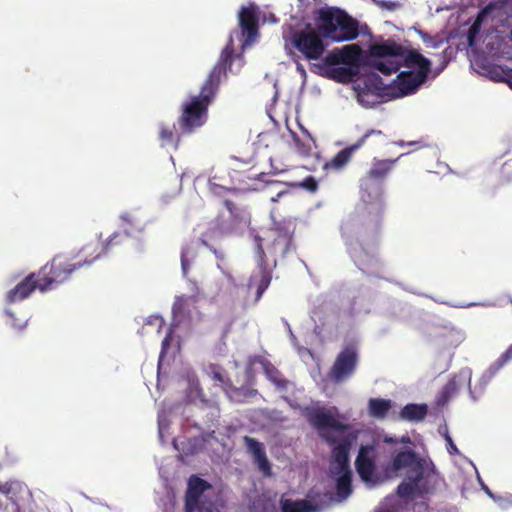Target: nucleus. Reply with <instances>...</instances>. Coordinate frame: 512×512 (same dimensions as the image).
Wrapping results in <instances>:
<instances>
[{"mask_svg":"<svg viewBox=\"0 0 512 512\" xmlns=\"http://www.w3.org/2000/svg\"><path fill=\"white\" fill-rule=\"evenodd\" d=\"M234 55L232 39L222 50L217 63L201 86L200 93L192 96L181 105L178 118L180 134L191 135L201 128L208 119V108L213 102L221 80L226 77L227 68L231 66Z\"/></svg>","mask_w":512,"mask_h":512,"instance_id":"1","label":"nucleus"},{"mask_svg":"<svg viewBox=\"0 0 512 512\" xmlns=\"http://www.w3.org/2000/svg\"><path fill=\"white\" fill-rule=\"evenodd\" d=\"M396 161L397 159H374L370 169L360 179V198L367 210L363 228L367 234L376 235L382 228L385 211L382 184Z\"/></svg>","mask_w":512,"mask_h":512,"instance_id":"2","label":"nucleus"},{"mask_svg":"<svg viewBox=\"0 0 512 512\" xmlns=\"http://www.w3.org/2000/svg\"><path fill=\"white\" fill-rule=\"evenodd\" d=\"M308 422L318 431L319 436L329 445L333 446L332 457L337 464V470H348L349 451L352 445V438L346 436L338 441L330 432H345L349 429L347 424L339 421L332 410L324 407H313L306 410Z\"/></svg>","mask_w":512,"mask_h":512,"instance_id":"3","label":"nucleus"},{"mask_svg":"<svg viewBox=\"0 0 512 512\" xmlns=\"http://www.w3.org/2000/svg\"><path fill=\"white\" fill-rule=\"evenodd\" d=\"M403 66L409 71L400 72L391 86L395 97H402L414 93L428 77L431 70V61L417 50L408 51Z\"/></svg>","mask_w":512,"mask_h":512,"instance_id":"4","label":"nucleus"},{"mask_svg":"<svg viewBox=\"0 0 512 512\" xmlns=\"http://www.w3.org/2000/svg\"><path fill=\"white\" fill-rule=\"evenodd\" d=\"M317 30L324 37L336 42L354 40L359 35L357 21L338 8L319 11Z\"/></svg>","mask_w":512,"mask_h":512,"instance_id":"5","label":"nucleus"},{"mask_svg":"<svg viewBox=\"0 0 512 512\" xmlns=\"http://www.w3.org/2000/svg\"><path fill=\"white\" fill-rule=\"evenodd\" d=\"M223 229L220 227L219 221L211 222L207 230L199 237H193L183 248L181 256H189L192 254H222L221 240L223 237Z\"/></svg>","mask_w":512,"mask_h":512,"instance_id":"6","label":"nucleus"},{"mask_svg":"<svg viewBox=\"0 0 512 512\" xmlns=\"http://www.w3.org/2000/svg\"><path fill=\"white\" fill-rule=\"evenodd\" d=\"M359 362V352L356 344L345 345L337 354L333 365L328 371V378L336 383H342L355 373Z\"/></svg>","mask_w":512,"mask_h":512,"instance_id":"7","label":"nucleus"},{"mask_svg":"<svg viewBox=\"0 0 512 512\" xmlns=\"http://www.w3.org/2000/svg\"><path fill=\"white\" fill-rule=\"evenodd\" d=\"M58 260V258H52L50 262L36 272L41 282V293L52 290L67 281L77 268L76 265Z\"/></svg>","mask_w":512,"mask_h":512,"instance_id":"8","label":"nucleus"},{"mask_svg":"<svg viewBox=\"0 0 512 512\" xmlns=\"http://www.w3.org/2000/svg\"><path fill=\"white\" fill-rule=\"evenodd\" d=\"M425 460L411 448L393 451V458L388 467L394 473L408 470L409 475H415L416 481H421L424 473Z\"/></svg>","mask_w":512,"mask_h":512,"instance_id":"9","label":"nucleus"},{"mask_svg":"<svg viewBox=\"0 0 512 512\" xmlns=\"http://www.w3.org/2000/svg\"><path fill=\"white\" fill-rule=\"evenodd\" d=\"M291 43L308 60L321 58L325 50V45L320 35L313 30L294 32L291 36Z\"/></svg>","mask_w":512,"mask_h":512,"instance_id":"10","label":"nucleus"},{"mask_svg":"<svg viewBox=\"0 0 512 512\" xmlns=\"http://www.w3.org/2000/svg\"><path fill=\"white\" fill-rule=\"evenodd\" d=\"M381 130L370 129L362 137H360L354 144L340 150L330 161L326 162L324 168L326 170L339 171L343 169L351 160L353 153L359 148L365 146L369 139L372 137H382Z\"/></svg>","mask_w":512,"mask_h":512,"instance_id":"11","label":"nucleus"},{"mask_svg":"<svg viewBox=\"0 0 512 512\" xmlns=\"http://www.w3.org/2000/svg\"><path fill=\"white\" fill-rule=\"evenodd\" d=\"M359 477L364 482H371L376 471V449L373 445H362L355 460Z\"/></svg>","mask_w":512,"mask_h":512,"instance_id":"12","label":"nucleus"},{"mask_svg":"<svg viewBox=\"0 0 512 512\" xmlns=\"http://www.w3.org/2000/svg\"><path fill=\"white\" fill-rule=\"evenodd\" d=\"M36 290L41 292V282L39 281L37 273L31 272L6 293V302L12 304L23 301L30 297Z\"/></svg>","mask_w":512,"mask_h":512,"instance_id":"13","label":"nucleus"},{"mask_svg":"<svg viewBox=\"0 0 512 512\" xmlns=\"http://www.w3.org/2000/svg\"><path fill=\"white\" fill-rule=\"evenodd\" d=\"M369 51L374 58L397 59L400 57L404 64L405 56L409 50L394 40H386L371 45Z\"/></svg>","mask_w":512,"mask_h":512,"instance_id":"14","label":"nucleus"},{"mask_svg":"<svg viewBox=\"0 0 512 512\" xmlns=\"http://www.w3.org/2000/svg\"><path fill=\"white\" fill-rule=\"evenodd\" d=\"M239 25L242 35L246 38L245 42L254 41L258 35V16L254 7H242L239 13Z\"/></svg>","mask_w":512,"mask_h":512,"instance_id":"15","label":"nucleus"},{"mask_svg":"<svg viewBox=\"0 0 512 512\" xmlns=\"http://www.w3.org/2000/svg\"><path fill=\"white\" fill-rule=\"evenodd\" d=\"M244 442L246 445V448L250 454H252L254 462L257 464L259 470L265 475L270 476L272 474L271 472V465L269 463V460L266 456V452L264 449V446L261 442L258 440L245 436Z\"/></svg>","mask_w":512,"mask_h":512,"instance_id":"16","label":"nucleus"},{"mask_svg":"<svg viewBox=\"0 0 512 512\" xmlns=\"http://www.w3.org/2000/svg\"><path fill=\"white\" fill-rule=\"evenodd\" d=\"M428 413L426 404L410 403L405 405L400 411V418L409 422H421Z\"/></svg>","mask_w":512,"mask_h":512,"instance_id":"17","label":"nucleus"},{"mask_svg":"<svg viewBox=\"0 0 512 512\" xmlns=\"http://www.w3.org/2000/svg\"><path fill=\"white\" fill-rule=\"evenodd\" d=\"M271 282V276L267 272H260L257 275H253L250 277L249 282L247 284L248 291L255 288V298L254 303H257L265 290L268 288Z\"/></svg>","mask_w":512,"mask_h":512,"instance_id":"18","label":"nucleus"},{"mask_svg":"<svg viewBox=\"0 0 512 512\" xmlns=\"http://www.w3.org/2000/svg\"><path fill=\"white\" fill-rule=\"evenodd\" d=\"M336 493L339 499L344 500L352 493V472L348 470H337Z\"/></svg>","mask_w":512,"mask_h":512,"instance_id":"19","label":"nucleus"},{"mask_svg":"<svg viewBox=\"0 0 512 512\" xmlns=\"http://www.w3.org/2000/svg\"><path fill=\"white\" fill-rule=\"evenodd\" d=\"M342 64L358 68L362 63V50L357 44L344 46L341 50Z\"/></svg>","mask_w":512,"mask_h":512,"instance_id":"20","label":"nucleus"},{"mask_svg":"<svg viewBox=\"0 0 512 512\" xmlns=\"http://www.w3.org/2000/svg\"><path fill=\"white\" fill-rule=\"evenodd\" d=\"M401 65H403V61L401 62L398 59L376 58L371 62V67L384 75L396 73L400 69Z\"/></svg>","mask_w":512,"mask_h":512,"instance_id":"21","label":"nucleus"},{"mask_svg":"<svg viewBox=\"0 0 512 512\" xmlns=\"http://www.w3.org/2000/svg\"><path fill=\"white\" fill-rule=\"evenodd\" d=\"M200 406L202 411L208 410L207 417L209 421H214L219 418L220 409L218 402L215 399H206L201 389L197 390Z\"/></svg>","mask_w":512,"mask_h":512,"instance_id":"22","label":"nucleus"},{"mask_svg":"<svg viewBox=\"0 0 512 512\" xmlns=\"http://www.w3.org/2000/svg\"><path fill=\"white\" fill-rule=\"evenodd\" d=\"M368 407L371 416L383 418L391 408V401L381 398H371Z\"/></svg>","mask_w":512,"mask_h":512,"instance_id":"23","label":"nucleus"},{"mask_svg":"<svg viewBox=\"0 0 512 512\" xmlns=\"http://www.w3.org/2000/svg\"><path fill=\"white\" fill-rule=\"evenodd\" d=\"M282 512H313V505L308 500H284L281 502Z\"/></svg>","mask_w":512,"mask_h":512,"instance_id":"24","label":"nucleus"},{"mask_svg":"<svg viewBox=\"0 0 512 512\" xmlns=\"http://www.w3.org/2000/svg\"><path fill=\"white\" fill-rule=\"evenodd\" d=\"M489 13V6L481 9L474 20L473 24L470 26L468 33H467V40L468 45L473 46L476 42V37L479 34L481 30V26L485 18L487 17Z\"/></svg>","mask_w":512,"mask_h":512,"instance_id":"25","label":"nucleus"},{"mask_svg":"<svg viewBox=\"0 0 512 512\" xmlns=\"http://www.w3.org/2000/svg\"><path fill=\"white\" fill-rule=\"evenodd\" d=\"M183 136L180 134V131L178 133L175 132V126H166L161 125L159 130V139L161 141L162 146H169V145H175L177 146L180 137Z\"/></svg>","mask_w":512,"mask_h":512,"instance_id":"26","label":"nucleus"},{"mask_svg":"<svg viewBox=\"0 0 512 512\" xmlns=\"http://www.w3.org/2000/svg\"><path fill=\"white\" fill-rule=\"evenodd\" d=\"M128 233L115 232L103 243V253L114 252V249L120 247L127 240Z\"/></svg>","mask_w":512,"mask_h":512,"instance_id":"27","label":"nucleus"},{"mask_svg":"<svg viewBox=\"0 0 512 512\" xmlns=\"http://www.w3.org/2000/svg\"><path fill=\"white\" fill-rule=\"evenodd\" d=\"M512 360V344L488 368L489 378L493 377L504 365Z\"/></svg>","mask_w":512,"mask_h":512,"instance_id":"28","label":"nucleus"},{"mask_svg":"<svg viewBox=\"0 0 512 512\" xmlns=\"http://www.w3.org/2000/svg\"><path fill=\"white\" fill-rule=\"evenodd\" d=\"M210 485L199 477H193L189 480L188 489L186 494L192 496V498H200L202 493L208 489Z\"/></svg>","mask_w":512,"mask_h":512,"instance_id":"29","label":"nucleus"},{"mask_svg":"<svg viewBox=\"0 0 512 512\" xmlns=\"http://www.w3.org/2000/svg\"><path fill=\"white\" fill-rule=\"evenodd\" d=\"M408 479L409 482H402L397 487V493L400 497H410L414 493L418 483L420 482L415 480V475H408Z\"/></svg>","mask_w":512,"mask_h":512,"instance_id":"30","label":"nucleus"},{"mask_svg":"<svg viewBox=\"0 0 512 512\" xmlns=\"http://www.w3.org/2000/svg\"><path fill=\"white\" fill-rule=\"evenodd\" d=\"M355 73L349 67H336L331 70V78L337 81H351Z\"/></svg>","mask_w":512,"mask_h":512,"instance_id":"31","label":"nucleus"},{"mask_svg":"<svg viewBox=\"0 0 512 512\" xmlns=\"http://www.w3.org/2000/svg\"><path fill=\"white\" fill-rule=\"evenodd\" d=\"M264 370L267 377L275 383L279 387L285 386V380L282 379V375L277 368H275L272 364L267 363L264 365Z\"/></svg>","mask_w":512,"mask_h":512,"instance_id":"32","label":"nucleus"},{"mask_svg":"<svg viewBox=\"0 0 512 512\" xmlns=\"http://www.w3.org/2000/svg\"><path fill=\"white\" fill-rule=\"evenodd\" d=\"M188 298L185 295L177 296L173 306L172 313L174 317L182 316L186 310Z\"/></svg>","mask_w":512,"mask_h":512,"instance_id":"33","label":"nucleus"},{"mask_svg":"<svg viewBox=\"0 0 512 512\" xmlns=\"http://www.w3.org/2000/svg\"><path fill=\"white\" fill-rule=\"evenodd\" d=\"M323 63L326 66H337L342 64L341 51L329 52L324 58Z\"/></svg>","mask_w":512,"mask_h":512,"instance_id":"34","label":"nucleus"},{"mask_svg":"<svg viewBox=\"0 0 512 512\" xmlns=\"http://www.w3.org/2000/svg\"><path fill=\"white\" fill-rule=\"evenodd\" d=\"M223 203L234 221L243 220L240 209L236 207L233 201L226 199Z\"/></svg>","mask_w":512,"mask_h":512,"instance_id":"35","label":"nucleus"},{"mask_svg":"<svg viewBox=\"0 0 512 512\" xmlns=\"http://www.w3.org/2000/svg\"><path fill=\"white\" fill-rule=\"evenodd\" d=\"M251 243L255 248V253L259 256H263L265 254L263 249V238L258 234H254V232H250Z\"/></svg>","mask_w":512,"mask_h":512,"instance_id":"36","label":"nucleus"},{"mask_svg":"<svg viewBox=\"0 0 512 512\" xmlns=\"http://www.w3.org/2000/svg\"><path fill=\"white\" fill-rule=\"evenodd\" d=\"M198 503H199L198 498H192L191 495L186 494L185 495V505H184L185 512H194L198 508Z\"/></svg>","mask_w":512,"mask_h":512,"instance_id":"37","label":"nucleus"},{"mask_svg":"<svg viewBox=\"0 0 512 512\" xmlns=\"http://www.w3.org/2000/svg\"><path fill=\"white\" fill-rule=\"evenodd\" d=\"M300 186L310 192H315L318 188V182L313 176H308L301 182Z\"/></svg>","mask_w":512,"mask_h":512,"instance_id":"38","label":"nucleus"},{"mask_svg":"<svg viewBox=\"0 0 512 512\" xmlns=\"http://www.w3.org/2000/svg\"><path fill=\"white\" fill-rule=\"evenodd\" d=\"M422 39L426 46L431 48H438L443 44V39L434 38L428 34H424Z\"/></svg>","mask_w":512,"mask_h":512,"instance_id":"39","label":"nucleus"},{"mask_svg":"<svg viewBox=\"0 0 512 512\" xmlns=\"http://www.w3.org/2000/svg\"><path fill=\"white\" fill-rule=\"evenodd\" d=\"M293 140H294V143H295V146L297 148V150L303 154V155H308L309 154V151H310V147L305 145L301 140L300 138L297 136V134L293 133Z\"/></svg>","mask_w":512,"mask_h":512,"instance_id":"40","label":"nucleus"},{"mask_svg":"<svg viewBox=\"0 0 512 512\" xmlns=\"http://www.w3.org/2000/svg\"><path fill=\"white\" fill-rule=\"evenodd\" d=\"M384 442L387 444H397V443L412 444L411 438L408 435H403L400 439L386 436L384 438Z\"/></svg>","mask_w":512,"mask_h":512,"instance_id":"41","label":"nucleus"},{"mask_svg":"<svg viewBox=\"0 0 512 512\" xmlns=\"http://www.w3.org/2000/svg\"><path fill=\"white\" fill-rule=\"evenodd\" d=\"M210 376L213 380L219 383H224V376L217 367H211Z\"/></svg>","mask_w":512,"mask_h":512,"instance_id":"42","label":"nucleus"},{"mask_svg":"<svg viewBox=\"0 0 512 512\" xmlns=\"http://www.w3.org/2000/svg\"><path fill=\"white\" fill-rule=\"evenodd\" d=\"M14 485V483H5L4 485L0 486V492L5 494L8 498L13 499V497L10 496V494L14 489Z\"/></svg>","mask_w":512,"mask_h":512,"instance_id":"43","label":"nucleus"},{"mask_svg":"<svg viewBox=\"0 0 512 512\" xmlns=\"http://www.w3.org/2000/svg\"><path fill=\"white\" fill-rule=\"evenodd\" d=\"M170 341H171V335L168 334V335L165 336V338L162 341L160 358H162L166 354L167 349L170 346Z\"/></svg>","mask_w":512,"mask_h":512,"instance_id":"44","label":"nucleus"},{"mask_svg":"<svg viewBox=\"0 0 512 512\" xmlns=\"http://www.w3.org/2000/svg\"><path fill=\"white\" fill-rule=\"evenodd\" d=\"M504 76L501 78L502 81L506 82L508 86L512 89V69L502 70Z\"/></svg>","mask_w":512,"mask_h":512,"instance_id":"45","label":"nucleus"},{"mask_svg":"<svg viewBox=\"0 0 512 512\" xmlns=\"http://www.w3.org/2000/svg\"><path fill=\"white\" fill-rule=\"evenodd\" d=\"M446 440L448 442V452L450 454H457L459 453L457 446L452 441L451 437L449 435H446Z\"/></svg>","mask_w":512,"mask_h":512,"instance_id":"46","label":"nucleus"},{"mask_svg":"<svg viewBox=\"0 0 512 512\" xmlns=\"http://www.w3.org/2000/svg\"><path fill=\"white\" fill-rule=\"evenodd\" d=\"M379 6L386 8L387 10H394L396 7L399 6L397 2H391V1H381L378 3Z\"/></svg>","mask_w":512,"mask_h":512,"instance_id":"47","label":"nucleus"},{"mask_svg":"<svg viewBox=\"0 0 512 512\" xmlns=\"http://www.w3.org/2000/svg\"><path fill=\"white\" fill-rule=\"evenodd\" d=\"M181 266L183 274L186 275L189 267V259L188 258H181Z\"/></svg>","mask_w":512,"mask_h":512,"instance_id":"48","label":"nucleus"},{"mask_svg":"<svg viewBox=\"0 0 512 512\" xmlns=\"http://www.w3.org/2000/svg\"><path fill=\"white\" fill-rule=\"evenodd\" d=\"M456 384L454 379L450 380L449 383L445 386V391L448 392L450 390H455Z\"/></svg>","mask_w":512,"mask_h":512,"instance_id":"49","label":"nucleus"},{"mask_svg":"<svg viewBox=\"0 0 512 512\" xmlns=\"http://www.w3.org/2000/svg\"><path fill=\"white\" fill-rule=\"evenodd\" d=\"M121 219H122L124 222L128 223V224H132V223H133V218H132V217H131V215H129V214H124V215H122V216H121Z\"/></svg>","mask_w":512,"mask_h":512,"instance_id":"50","label":"nucleus"},{"mask_svg":"<svg viewBox=\"0 0 512 512\" xmlns=\"http://www.w3.org/2000/svg\"><path fill=\"white\" fill-rule=\"evenodd\" d=\"M284 194H286V192H285V191L278 192V193L276 194V196H275V197H272V198H271V201H272V202H276V201H278V199H279L282 195H284Z\"/></svg>","mask_w":512,"mask_h":512,"instance_id":"51","label":"nucleus"},{"mask_svg":"<svg viewBox=\"0 0 512 512\" xmlns=\"http://www.w3.org/2000/svg\"><path fill=\"white\" fill-rule=\"evenodd\" d=\"M470 378H471V372L468 371V379L470 380Z\"/></svg>","mask_w":512,"mask_h":512,"instance_id":"52","label":"nucleus"},{"mask_svg":"<svg viewBox=\"0 0 512 512\" xmlns=\"http://www.w3.org/2000/svg\"><path fill=\"white\" fill-rule=\"evenodd\" d=\"M510 38L512 39V29H511V32H510Z\"/></svg>","mask_w":512,"mask_h":512,"instance_id":"53","label":"nucleus"}]
</instances>
